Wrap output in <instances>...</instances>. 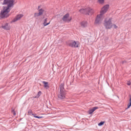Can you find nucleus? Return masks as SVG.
Instances as JSON below:
<instances>
[{
  "instance_id": "1",
  "label": "nucleus",
  "mask_w": 131,
  "mask_h": 131,
  "mask_svg": "<svg viewBox=\"0 0 131 131\" xmlns=\"http://www.w3.org/2000/svg\"><path fill=\"white\" fill-rule=\"evenodd\" d=\"M14 3H15V0H4L2 5H7V6L4 7L3 10L1 11L0 14L1 18L7 19L10 16L8 13H10V11H11L10 8L14 6Z\"/></svg>"
},
{
  "instance_id": "2",
  "label": "nucleus",
  "mask_w": 131,
  "mask_h": 131,
  "mask_svg": "<svg viewBox=\"0 0 131 131\" xmlns=\"http://www.w3.org/2000/svg\"><path fill=\"white\" fill-rule=\"evenodd\" d=\"M109 8H110V6L108 4L104 6L102 8L100 15H98L96 17L95 19V24H99V23H100V21H101V16H102L104 14H106Z\"/></svg>"
},
{
  "instance_id": "3",
  "label": "nucleus",
  "mask_w": 131,
  "mask_h": 131,
  "mask_svg": "<svg viewBox=\"0 0 131 131\" xmlns=\"http://www.w3.org/2000/svg\"><path fill=\"white\" fill-rule=\"evenodd\" d=\"M60 91L57 95V98L58 100L61 101H64V99H66V91L64 88V83H61L60 86Z\"/></svg>"
},
{
  "instance_id": "4",
  "label": "nucleus",
  "mask_w": 131,
  "mask_h": 131,
  "mask_svg": "<svg viewBox=\"0 0 131 131\" xmlns=\"http://www.w3.org/2000/svg\"><path fill=\"white\" fill-rule=\"evenodd\" d=\"M104 26L105 27L106 29H111V28L113 27L112 17L105 18Z\"/></svg>"
},
{
  "instance_id": "5",
  "label": "nucleus",
  "mask_w": 131,
  "mask_h": 131,
  "mask_svg": "<svg viewBox=\"0 0 131 131\" xmlns=\"http://www.w3.org/2000/svg\"><path fill=\"white\" fill-rule=\"evenodd\" d=\"M67 45L71 48H78V42L73 40L68 41Z\"/></svg>"
},
{
  "instance_id": "6",
  "label": "nucleus",
  "mask_w": 131,
  "mask_h": 131,
  "mask_svg": "<svg viewBox=\"0 0 131 131\" xmlns=\"http://www.w3.org/2000/svg\"><path fill=\"white\" fill-rule=\"evenodd\" d=\"M70 16V15L69 14V13H67L66 15L63 16V17L62 18V20H63L64 21H67V22H70V21L72 20V17H71L70 18H69Z\"/></svg>"
},
{
  "instance_id": "7",
  "label": "nucleus",
  "mask_w": 131,
  "mask_h": 131,
  "mask_svg": "<svg viewBox=\"0 0 131 131\" xmlns=\"http://www.w3.org/2000/svg\"><path fill=\"white\" fill-rule=\"evenodd\" d=\"M45 12V10L42 8L39 9L38 12L39 13H35L34 15V18H36V17H39V16H41L43 12Z\"/></svg>"
},
{
  "instance_id": "8",
  "label": "nucleus",
  "mask_w": 131,
  "mask_h": 131,
  "mask_svg": "<svg viewBox=\"0 0 131 131\" xmlns=\"http://www.w3.org/2000/svg\"><path fill=\"white\" fill-rule=\"evenodd\" d=\"M95 13V10L91 7H87V13L86 15L88 16L90 15H93Z\"/></svg>"
},
{
  "instance_id": "9",
  "label": "nucleus",
  "mask_w": 131,
  "mask_h": 131,
  "mask_svg": "<svg viewBox=\"0 0 131 131\" xmlns=\"http://www.w3.org/2000/svg\"><path fill=\"white\" fill-rule=\"evenodd\" d=\"M99 108H100V107H99V106L93 107L92 108H90L88 111V114H92V113H94V112H95V111L97 110V109H99Z\"/></svg>"
},
{
  "instance_id": "10",
  "label": "nucleus",
  "mask_w": 131,
  "mask_h": 131,
  "mask_svg": "<svg viewBox=\"0 0 131 131\" xmlns=\"http://www.w3.org/2000/svg\"><path fill=\"white\" fill-rule=\"evenodd\" d=\"M2 28H3V29H5V30H10L11 29V27L9 26V23H6L4 25H3L1 26Z\"/></svg>"
},
{
  "instance_id": "11",
  "label": "nucleus",
  "mask_w": 131,
  "mask_h": 131,
  "mask_svg": "<svg viewBox=\"0 0 131 131\" xmlns=\"http://www.w3.org/2000/svg\"><path fill=\"white\" fill-rule=\"evenodd\" d=\"M23 17V15L21 14L17 15L13 19V22H16V21H18L19 19H21Z\"/></svg>"
},
{
  "instance_id": "12",
  "label": "nucleus",
  "mask_w": 131,
  "mask_h": 131,
  "mask_svg": "<svg viewBox=\"0 0 131 131\" xmlns=\"http://www.w3.org/2000/svg\"><path fill=\"white\" fill-rule=\"evenodd\" d=\"M79 11L80 12V13H81V14H84V15H86L87 13V8H85V9H81L79 10Z\"/></svg>"
},
{
  "instance_id": "13",
  "label": "nucleus",
  "mask_w": 131,
  "mask_h": 131,
  "mask_svg": "<svg viewBox=\"0 0 131 131\" xmlns=\"http://www.w3.org/2000/svg\"><path fill=\"white\" fill-rule=\"evenodd\" d=\"M42 83H43L44 84V88H45V89H49V88H50V86H49V82H46V81H42Z\"/></svg>"
},
{
  "instance_id": "14",
  "label": "nucleus",
  "mask_w": 131,
  "mask_h": 131,
  "mask_svg": "<svg viewBox=\"0 0 131 131\" xmlns=\"http://www.w3.org/2000/svg\"><path fill=\"white\" fill-rule=\"evenodd\" d=\"M81 26H82V27H86V26H88V23H86V21H82L81 23Z\"/></svg>"
},
{
  "instance_id": "15",
  "label": "nucleus",
  "mask_w": 131,
  "mask_h": 131,
  "mask_svg": "<svg viewBox=\"0 0 131 131\" xmlns=\"http://www.w3.org/2000/svg\"><path fill=\"white\" fill-rule=\"evenodd\" d=\"M48 21V18H45L43 23V26H48L49 24H50V23H47V21Z\"/></svg>"
},
{
  "instance_id": "16",
  "label": "nucleus",
  "mask_w": 131,
  "mask_h": 131,
  "mask_svg": "<svg viewBox=\"0 0 131 131\" xmlns=\"http://www.w3.org/2000/svg\"><path fill=\"white\" fill-rule=\"evenodd\" d=\"M28 113L29 115H36V114H33V113H32V111L31 110H29Z\"/></svg>"
},
{
  "instance_id": "17",
  "label": "nucleus",
  "mask_w": 131,
  "mask_h": 131,
  "mask_svg": "<svg viewBox=\"0 0 131 131\" xmlns=\"http://www.w3.org/2000/svg\"><path fill=\"white\" fill-rule=\"evenodd\" d=\"M105 2V0H98V2L99 3V4H100V5L103 4V3Z\"/></svg>"
},
{
  "instance_id": "18",
  "label": "nucleus",
  "mask_w": 131,
  "mask_h": 131,
  "mask_svg": "<svg viewBox=\"0 0 131 131\" xmlns=\"http://www.w3.org/2000/svg\"><path fill=\"white\" fill-rule=\"evenodd\" d=\"M103 124H104V122L102 121V122H100L98 124V126H102V125H103Z\"/></svg>"
},
{
  "instance_id": "19",
  "label": "nucleus",
  "mask_w": 131,
  "mask_h": 131,
  "mask_svg": "<svg viewBox=\"0 0 131 131\" xmlns=\"http://www.w3.org/2000/svg\"><path fill=\"white\" fill-rule=\"evenodd\" d=\"M41 95V92L39 91L37 93V98H39V97H40Z\"/></svg>"
},
{
  "instance_id": "20",
  "label": "nucleus",
  "mask_w": 131,
  "mask_h": 131,
  "mask_svg": "<svg viewBox=\"0 0 131 131\" xmlns=\"http://www.w3.org/2000/svg\"><path fill=\"white\" fill-rule=\"evenodd\" d=\"M33 116H34V118H37V119H41V118H42V116H36V115H34Z\"/></svg>"
},
{
  "instance_id": "21",
  "label": "nucleus",
  "mask_w": 131,
  "mask_h": 131,
  "mask_svg": "<svg viewBox=\"0 0 131 131\" xmlns=\"http://www.w3.org/2000/svg\"><path fill=\"white\" fill-rule=\"evenodd\" d=\"M113 26H114V28L116 29L117 28H118V27L116 26L115 24H113Z\"/></svg>"
},
{
  "instance_id": "22",
  "label": "nucleus",
  "mask_w": 131,
  "mask_h": 131,
  "mask_svg": "<svg viewBox=\"0 0 131 131\" xmlns=\"http://www.w3.org/2000/svg\"><path fill=\"white\" fill-rule=\"evenodd\" d=\"M12 113L13 115H16V112H15L14 110H12Z\"/></svg>"
},
{
  "instance_id": "23",
  "label": "nucleus",
  "mask_w": 131,
  "mask_h": 131,
  "mask_svg": "<svg viewBox=\"0 0 131 131\" xmlns=\"http://www.w3.org/2000/svg\"><path fill=\"white\" fill-rule=\"evenodd\" d=\"M124 63H126V61H122V64H124Z\"/></svg>"
},
{
  "instance_id": "24",
  "label": "nucleus",
  "mask_w": 131,
  "mask_h": 131,
  "mask_svg": "<svg viewBox=\"0 0 131 131\" xmlns=\"http://www.w3.org/2000/svg\"><path fill=\"white\" fill-rule=\"evenodd\" d=\"M127 85H130V82H128L127 83Z\"/></svg>"
},
{
  "instance_id": "25",
  "label": "nucleus",
  "mask_w": 131,
  "mask_h": 131,
  "mask_svg": "<svg viewBox=\"0 0 131 131\" xmlns=\"http://www.w3.org/2000/svg\"><path fill=\"white\" fill-rule=\"evenodd\" d=\"M40 6H39L38 7V9H40Z\"/></svg>"
},
{
  "instance_id": "26",
  "label": "nucleus",
  "mask_w": 131,
  "mask_h": 131,
  "mask_svg": "<svg viewBox=\"0 0 131 131\" xmlns=\"http://www.w3.org/2000/svg\"><path fill=\"white\" fill-rule=\"evenodd\" d=\"M41 115H45V114H41Z\"/></svg>"
},
{
  "instance_id": "27",
  "label": "nucleus",
  "mask_w": 131,
  "mask_h": 131,
  "mask_svg": "<svg viewBox=\"0 0 131 131\" xmlns=\"http://www.w3.org/2000/svg\"><path fill=\"white\" fill-rule=\"evenodd\" d=\"M0 28H2V27H0Z\"/></svg>"
}]
</instances>
